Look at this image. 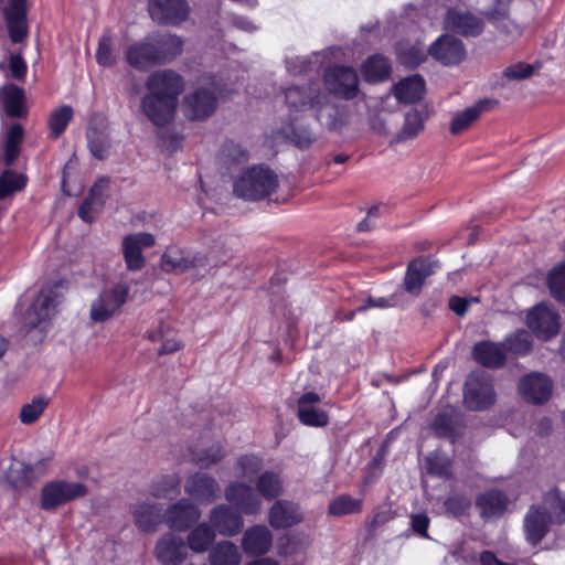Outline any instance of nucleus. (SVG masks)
I'll list each match as a JSON object with an SVG mask.
<instances>
[{
	"label": "nucleus",
	"instance_id": "nucleus-1",
	"mask_svg": "<svg viewBox=\"0 0 565 565\" xmlns=\"http://www.w3.org/2000/svg\"><path fill=\"white\" fill-rule=\"evenodd\" d=\"M285 102L289 111V122L281 134L300 149H307L315 140L313 134L298 124L305 113L311 110L316 119L331 131H339L349 122L348 110L330 102L318 85L310 83L307 87L292 86L285 90Z\"/></svg>",
	"mask_w": 565,
	"mask_h": 565
},
{
	"label": "nucleus",
	"instance_id": "nucleus-2",
	"mask_svg": "<svg viewBox=\"0 0 565 565\" xmlns=\"http://www.w3.org/2000/svg\"><path fill=\"white\" fill-rule=\"evenodd\" d=\"M146 93L140 110L154 126L163 127L174 120L179 97L185 88L183 77L172 70L151 73L145 82Z\"/></svg>",
	"mask_w": 565,
	"mask_h": 565
},
{
	"label": "nucleus",
	"instance_id": "nucleus-3",
	"mask_svg": "<svg viewBox=\"0 0 565 565\" xmlns=\"http://www.w3.org/2000/svg\"><path fill=\"white\" fill-rule=\"evenodd\" d=\"M277 174L265 166H254L244 170L234 181V193L247 201H259L276 191Z\"/></svg>",
	"mask_w": 565,
	"mask_h": 565
},
{
	"label": "nucleus",
	"instance_id": "nucleus-4",
	"mask_svg": "<svg viewBox=\"0 0 565 565\" xmlns=\"http://www.w3.org/2000/svg\"><path fill=\"white\" fill-rule=\"evenodd\" d=\"M218 263L220 260L215 258L213 252L210 254L194 253L178 245L168 246L160 258L161 269L173 274H184L190 270L205 273Z\"/></svg>",
	"mask_w": 565,
	"mask_h": 565
},
{
	"label": "nucleus",
	"instance_id": "nucleus-5",
	"mask_svg": "<svg viewBox=\"0 0 565 565\" xmlns=\"http://www.w3.org/2000/svg\"><path fill=\"white\" fill-rule=\"evenodd\" d=\"M88 487L83 481L55 478L45 482L39 494V507L45 512H55L60 508L84 498Z\"/></svg>",
	"mask_w": 565,
	"mask_h": 565
},
{
	"label": "nucleus",
	"instance_id": "nucleus-6",
	"mask_svg": "<svg viewBox=\"0 0 565 565\" xmlns=\"http://www.w3.org/2000/svg\"><path fill=\"white\" fill-rule=\"evenodd\" d=\"M217 92L221 93L218 84L202 78L200 86L183 99L184 116L191 120H202L211 116L216 109Z\"/></svg>",
	"mask_w": 565,
	"mask_h": 565
},
{
	"label": "nucleus",
	"instance_id": "nucleus-7",
	"mask_svg": "<svg viewBox=\"0 0 565 565\" xmlns=\"http://www.w3.org/2000/svg\"><path fill=\"white\" fill-rule=\"evenodd\" d=\"M129 286L120 281L105 288L90 302L89 319L95 323H103L113 318L127 301Z\"/></svg>",
	"mask_w": 565,
	"mask_h": 565
},
{
	"label": "nucleus",
	"instance_id": "nucleus-8",
	"mask_svg": "<svg viewBox=\"0 0 565 565\" xmlns=\"http://www.w3.org/2000/svg\"><path fill=\"white\" fill-rule=\"evenodd\" d=\"M58 286L42 288L26 311L25 323L30 329H46L47 322L55 315L56 306L61 300Z\"/></svg>",
	"mask_w": 565,
	"mask_h": 565
},
{
	"label": "nucleus",
	"instance_id": "nucleus-9",
	"mask_svg": "<svg viewBox=\"0 0 565 565\" xmlns=\"http://www.w3.org/2000/svg\"><path fill=\"white\" fill-rule=\"evenodd\" d=\"M463 399L470 409L482 411L495 402L490 377L482 371L472 372L467 381Z\"/></svg>",
	"mask_w": 565,
	"mask_h": 565
},
{
	"label": "nucleus",
	"instance_id": "nucleus-10",
	"mask_svg": "<svg viewBox=\"0 0 565 565\" xmlns=\"http://www.w3.org/2000/svg\"><path fill=\"white\" fill-rule=\"evenodd\" d=\"M526 323L535 337L543 341L554 338L561 328L558 313L546 303H540L529 311Z\"/></svg>",
	"mask_w": 565,
	"mask_h": 565
},
{
	"label": "nucleus",
	"instance_id": "nucleus-11",
	"mask_svg": "<svg viewBox=\"0 0 565 565\" xmlns=\"http://www.w3.org/2000/svg\"><path fill=\"white\" fill-rule=\"evenodd\" d=\"M163 53L156 43L154 35L130 44L126 50V61L139 71H146L154 65L162 64Z\"/></svg>",
	"mask_w": 565,
	"mask_h": 565
},
{
	"label": "nucleus",
	"instance_id": "nucleus-12",
	"mask_svg": "<svg viewBox=\"0 0 565 565\" xmlns=\"http://www.w3.org/2000/svg\"><path fill=\"white\" fill-rule=\"evenodd\" d=\"M156 237L146 232L126 235L121 242V250L127 269L137 271L145 267L146 258L142 250L154 246Z\"/></svg>",
	"mask_w": 565,
	"mask_h": 565
},
{
	"label": "nucleus",
	"instance_id": "nucleus-13",
	"mask_svg": "<svg viewBox=\"0 0 565 565\" xmlns=\"http://www.w3.org/2000/svg\"><path fill=\"white\" fill-rule=\"evenodd\" d=\"M323 78L326 88L337 96L350 99L359 92V77L352 67L329 68Z\"/></svg>",
	"mask_w": 565,
	"mask_h": 565
},
{
	"label": "nucleus",
	"instance_id": "nucleus-14",
	"mask_svg": "<svg viewBox=\"0 0 565 565\" xmlns=\"http://www.w3.org/2000/svg\"><path fill=\"white\" fill-rule=\"evenodd\" d=\"M298 418L310 427H323L329 422L328 413L321 407V397L315 392H307L298 399Z\"/></svg>",
	"mask_w": 565,
	"mask_h": 565
},
{
	"label": "nucleus",
	"instance_id": "nucleus-15",
	"mask_svg": "<svg viewBox=\"0 0 565 565\" xmlns=\"http://www.w3.org/2000/svg\"><path fill=\"white\" fill-rule=\"evenodd\" d=\"M429 54L444 65L459 64L466 56V50L460 40L452 35L439 36L429 47Z\"/></svg>",
	"mask_w": 565,
	"mask_h": 565
},
{
	"label": "nucleus",
	"instance_id": "nucleus-16",
	"mask_svg": "<svg viewBox=\"0 0 565 565\" xmlns=\"http://www.w3.org/2000/svg\"><path fill=\"white\" fill-rule=\"evenodd\" d=\"M149 13L159 23L177 24L185 20L189 7L185 0H150Z\"/></svg>",
	"mask_w": 565,
	"mask_h": 565
},
{
	"label": "nucleus",
	"instance_id": "nucleus-17",
	"mask_svg": "<svg viewBox=\"0 0 565 565\" xmlns=\"http://www.w3.org/2000/svg\"><path fill=\"white\" fill-rule=\"evenodd\" d=\"M225 498L245 514H255L262 508V499L249 486L233 482L225 489Z\"/></svg>",
	"mask_w": 565,
	"mask_h": 565
},
{
	"label": "nucleus",
	"instance_id": "nucleus-18",
	"mask_svg": "<svg viewBox=\"0 0 565 565\" xmlns=\"http://www.w3.org/2000/svg\"><path fill=\"white\" fill-rule=\"evenodd\" d=\"M551 380L541 373H532L521 379L519 390L529 402L542 404L548 399L552 393Z\"/></svg>",
	"mask_w": 565,
	"mask_h": 565
},
{
	"label": "nucleus",
	"instance_id": "nucleus-19",
	"mask_svg": "<svg viewBox=\"0 0 565 565\" xmlns=\"http://www.w3.org/2000/svg\"><path fill=\"white\" fill-rule=\"evenodd\" d=\"M28 113L24 90L12 84L3 85L0 88V114L11 118H24Z\"/></svg>",
	"mask_w": 565,
	"mask_h": 565
},
{
	"label": "nucleus",
	"instance_id": "nucleus-20",
	"mask_svg": "<svg viewBox=\"0 0 565 565\" xmlns=\"http://www.w3.org/2000/svg\"><path fill=\"white\" fill-rule=\"evenodd\" d=\"M156 557L164 565H178L188 556L186 546L182 537L168 533L156 545Z\"/></svg>",
	"mask_w": 565,
	"mask_h": 565
},
{
	"label": "nucleus",
	"instance_id": "nucleus-21",
	"mask_svg": "<svg viewBox=\"0 0 565 565\" xmlns=\"http://www.w3.org/2000/svg\"><path fill=\"white\" fill-rule=\"evenodd\" d=\"M435 273V263L428 258H417L412 260L404 278V289L412 296L417 297L423 288L427 277Z\"/></svg>",
	"mask_w": 565,
	"mask_h": 565
},
{
	"label": "nucleus",
	"instance_id": "nucleus-22",
	"mask_svg": "<svg viewBox=\"0 0 565 565\" xmlns=\"http://www.w3.org/2000/svg\"><path fill=\"white\" fill-rule=\"evenodd\" d=\"M303 513L300 507L286 500L276 501L269 510L268 521L274 529H286L300 523Z\"/></svg>",
	"mask_w": 565,
	"mask_h": 565
},
{
	"label": "nucleus",
	"instance_id": "nucleus-23",
	"mask_svg": "<svg viewBox=\"0 0 565 565\" xmlns=\"http://www.w3.org/2000/svg\"><path fill=\"white\" fill-rule=\"evenodd\" d=\"M25 1L9 0V6L4 12L10 39L14 43L22 42L28 34Z\"/></svg>",
	"mask_w": 565,
	"mask_h": 565
},
{
	"label": "nucleus",
	"instance_id": "nucleus-24",
	"mask_svg": "<svg viewBox=\"0 0 565 565\" xmlns=\"http://www.w3.org/2000/svg\"><path fill=\"white\" fill-rule=\"evenodd\" d=\"M201 516L198 507L189 500H180L167 511V522L173 530L183 531L196 523Z\"/></svg>",
	"mask_w": 565,
	"mask_h": 565
},
{
	"label": "nucleus",
	"instance_id": "nucleus-25",
	"mask_svg": "<svg viewBox=\"0 0 565 565\" xmlns=\"http://www.w3.org/2000/svg\"><path fill=\"white\" fill-rule=\"evenodd\" d=\"M185 492L200 502L210 503L220 493L217 481L206 473L191 476L184 486Z\"/></svg>",
	"mask_w": 565,
	"mask_h": 565
},
{
	"label": "nucleus",
	"instance_id": "nucleus-26",
	"mask_svg": "<svg viewBox=\"0 0 565 565\" xmlns=\"http://www.w3.org/2000/svg\"><path fill=\"white\" fill-rule=\"evenodd\" d=\"M445 26L463 36H476L482 32L483 22L469 12L449 10L445 20Z\"/></svg>",
	"mask_w": 565,
	"mask_h": 565
},
{
	"label": "nucleus",
	"instance_id": "nucleus-27",
	"mask_svg": "<svg viewBox=\"0 0 565 565\" xmlns=\"http://www.w3.org/2000/svg\"><path fill=\"white\" fill-rule=\"evenodd\" d=\"M211 523L220 534L225 536H233L243 527L242 515L224 504L213 509L211 513Z\"/></svg>",
	"mask_w": 565,
	"mask_h": 565
},
{
	"label": "nucleus",
	"instance_id": "nucleus-28",
	"mask_svg": "<svg viewBox=\"0 0 565 565\" xmlns=\"http://www.w3.org/2000/svg\"><path fill=\"white\" fill-rule=\"evenodd\" d=\"M273 544V535L265 525H255L248 529L242 540L243 550L249 555L267 553Z\"/></svg>",
	"mask_w": 565,
	"mask_h": 565
},
{
	"label": "nucleus",
	"instance_id": "nucleus-29",
	"mask_svg": "<svg viewBox=\"0 0 565 565\" xmlns=\"http://www.w3.org/2000/svg\"><path fill=\"white\" fill-rule=\"evenodd\" d=\"M550 521L548 515L539 507H531L524 519L525 537L529 543L536 545L545 536Z\"/></svg>",
	"mask_w": 565,
	"mask_h": 565
},
{
	"label": "nucleus",
	"instance_id": "nucleus-30",
	"mask_svg": "<svg viewBox=\"0 0 565 565\" xmlns=\"http://www.w3.org/2000/svg\"><path fill=\"white\" fill-rule=\"evenodd\" d=\"M87 139L92 154L97 159L106 158L109 149V139L104 118L98 117L92 120L87 130Z\"/></svg>",
	"mask_w": 565,
	"mask_h": 565
},
{
	"label": "nucleus",
	"instance_id": "nucleus-31",
	"mask_svg": "<svg viewBox=\"0 0 565 565\" xmlns=\"http://www.w3.org/2000/svg\"><path fill=\"white\" fill-rule=\"evenodd\" d=\"M330 53L328 51L322 53H313L308 57H288L286 58V68L287 72L292 76H308L313 73H318L320 68L323 66L324 58Z\"/></svg>",
	"mask_w": 565,
	"mask_h": 565
},
{
	"label": "nucleus",
	"instance_id": "nucleus-32",
	"mask_svg": "<svg viewBox=\"0 0 565 565\" xmlns=\"http://www.w3.org/2000/svg\"><path fill=\"white\" fill-rule=\"evenodd\" d=\"M505 353L504 344L490 341L477 343L472 351L475 360L488 367L501 366L505 361Z\"/></svg>",
	"mask_w": 565,
	"mask_h": 565
},
{
	"label": "nucleus",
	"instance_id": "nucleus-33",
	"mask_svg": "<svg viewBox=\"0 0 565 565\" xmlns=\"http://www.w3.org/2000/svg\"><path fill=\"white\" fill-rule=\"evenodd\" d=\"M425 92V82L419 75L408 76L394 86V95L399 103L412 104L419 100Z\"/></svg>",
	"mask_w": 565,
	"mask_h": 565
},
{
	"label": "nucleus",
	"instance_id": "nucleus-34",
	"mask_svg": "<svg viewBox=\"0 0 565 565\" xmlns=\"http://www.w3.org/2000/svg\"><path fill=\"white\" fill-rule=\"evenodd\" d=\"M161 511L158 504L148 501L139 502L132 510L136 525L143 531L153 530L160 522Z\"/></svg>",
	"mask_w": 565,
	"mask_h": 565
},
{
	"label": "nucleus",
	"instance_id": "nucleus-35",
	"mask_svg": "<svg viewBox=\"0 0 565 565\" xmlns=\"http://www.w3.org/2000/svg\"><path fill=\"white\" fill-rule=\"evenodd\" d=\"M147 338L151 342L161 343L160 348H158L159 355L174 353L182 348L177 332L168 324H161L158 329L149 331Z\"/></svg>",
	"mask_w": 565,
	"mask_h": 565
},
{
	"label": "nucleus",
	"instance_id": "nucleus-36",
	"mask_svg": "<svg viewBox=\"0 0 565 565\" xmlns=\"http://www.w3.org/2000/svg\"><path fill=\"white\" fill-rule=\"evenodd\" d=\"M361 71L366 82L377 83L385 81L390 76L391 64L385 56L375 54L362 64Z\"/></svg>",
	"mask_w": 565,
	"mask_h": 565
},
{
	"label": "nucleus",
	"instance_id": "nucleus-37",
	"mask_svg": "<svg viewBox=\"0 0 565 565\" xmlns=\"http://www.w3.org/2000/svg\"><path fill=\"white\" fill-rule=\"evenodd\" d=\"M477 504L481 510L482 516L493 518L504 512L508 499L502 492L492 490L481 494L478 498Z\"/></svg>",
	"mask_w": 565,
	"mask_h": 565
},
{
	"label": "nucleus",
	"instance_id": "nucleus-38",
	"mask_svg": "<svg viewBox=\"0 0 565 565\" xmlns=\"http://www.w3.org/2000/svg\"><path fill=\"white\" fill-rule=\"evenodd\" d=\"M241 561L237 546L228 541L216 544L210 552L211 565H239Z\"/></svg>",
	"mask_w": 565,
	"mask_h": 565
},
{
	"label": "nucleus",
	"instance_id": "nucleus-39",
	"mask_svg": "<svg viewBox=\"0 0 565 565\" xmlns=\"http://www.w3.org/2000/svg\"><path fill=\"white\" fill-rule=\"evenodd\" d=\"M51 398L46 395H36L31 398L28 403L23 404L19 419L24 425H32L40 419L45 409L49 407Z\"/></svg>",
	"mask_w": 565,
	"mask_h": 565
},
{
	"label": "nucleus",
	"instance_id": "nucleus-40",
	"mask_svg": "<svg viewBox=\"0 0 565 565\" xmlns=\"http://www.w3.org/2000/svg\"><path fill=\"white\" fill-rule=\"evenodd\" d=\"M23 135V127L20 124H14L7 129L4 134L3 153V161L6 166H11L19 157Z\"/></svg>",
	"mask_w": 565,
	"mask_h": 565
},
{
	"label": "nucleus",
	"instance_id": "nucleus-41",
	"mask_svg": "<svg viewBox=\"0 0 565 565\" xmlns=\"http://www.w3.org/2000/svg\"><path fill=\"white\" fill-rule=\"evenodd\" d=\"M7 479L18 489L32 484L35 477L32 466L21 460H12L7 472Z\"/></svg>",
	"mask_w": 565,
	"mask_h": 565
},
{
	"label": "nucleus",
	"instance_id": "nucleus-42",
	"mask_svg": "<svg viewBox=\"0 0 565 565\" xmlns=\"http://www.w3.org/2000/svg\"><path fill=\"white\" fill-rule=\"evenodd\" d=\"M542 511L554 523L565 522V495H562L557 490L548 492L544 498Z\"/></svg>",
	"mask_w": 565,
	"mask_h": 565
},
{
	"label": "nucleus",
	"instance_id": "nucleus-43",
	"mask_svg": "<svg viewBox=\"0 0 565 565\" xmlns=\"http://www.w3.org/2000/svg\"><path fill=\"white\" fill-rule=\"evenodd\" d=\"M426 117L417 109H411L405 115L404 125L397 135L396 140L403 141L415 138L424 130Z\"/></svg>",
	"mask_w": 565,
	"mask_h": 565
},
{
	"label": "nucleus",
	"instance_id": "nucleus-44",
	"mask_svg": "<svg viewBox=\"0 0 565 565\" xmlns=\"http://www.w3.org/2000/svg\"><path fill=\"white\" fill-rule=\"evenodd\" d=\"M256 487L259 494L268 500L278 497L282 491V483L279 476L270 471H266L258 477Z\"/></svg>",
	"mask_w": 565,
	"mask_h": 565
},
{
	"label": "nucleus",
	"instance_id": "nucleus-45",
	"mask_svg": "<svg viewBox=\"0 0 565 565\" xmlns=\"http://www.w3.org/2000/svg\"><path fill=\"white\" fill-rule=\"evenodd\" d=\"M215 539L213 530L205 523L198 525L188 536L189 547L196 553L206 551Z\"/></svg>",
	"mask_w": 565,
	"mask_h": 565
},
{
	"label": "nucleus",
	"instance_id": "nucleus-46",
	"mask_svg": "<svg viewBox=\"0 0 565 565\" xmlns=\"http://www.w3.org/2000/svg\"><path fill=\"white\" fill-rule=\"evenodd\" d=\"M362 509V500L353 498L349 494H341L329 503L328 511L333 516H342L351 513L360 512Z\"/></svg>",
	"mask_w": 565,
	"mask_h": 565
},
{
	"label": "nucleus",
	"instance_id": "nucleus-47",
	"mask_svg": "<svg viewBox=\"0 0 565 565\" xmlns=\"http://www.w3.org/2000/svg\"><path fill=\"white\" fill-rule=\"evenodd\" d=\"M482 109L483 105L480 103L457 113L450 122V132L457 135L466 130L479 118Z\"/></svg>",
	"mask_w": 565,
	"mask_h": 565
},
{
	"label": "nucleus",
	"instance_id": "nucleus-48",
	"mask_svg": "<svg viewBox=\"0 0 565 565\" xmlns=\"http://www.w3.org/2000/svg\"><path fill=\"white\" fill-rule=\"evenodd\" d=\"M73 117V109L71 106L64 105L53 110L49 118L50 136L54 139L58 138L68 126Z\"/></svg>",
	"mask_w": 565,
	"mask_h": 565
},
{
	"label": "nucleus",
	"instance_id": "nucleus-49",
	"mask_svg": "<svg viewBox=\"0 0 565 565\" xmlns=\"http://www.w3.org/2000/svg\"><path fill=\"white\" fill-rule=\"evenodd\" d=\"M156 43L160 51L163 53L162 64L171 61L182 51V40L172 34L154 35Z\"/></svg>",
	"mask_w": 565,
	"mask_h": 565
},
{
	"label": "nucleus",
	"instance_id": "nucleus-50",
	"mask_svg": "<svg viewBox=\"0 0 565 565\" xmlns=\"http://www.w3.org/2000/svg\"><path fill=\"white\" fill-rule=\"evenodd\" d=\"M180 478L177 475L163 476L151 486L154 498H172L179 493Z\"/></svg>",
	"mask_w": 565,
	"mask_h": 565
},
{
	"label": "nucleus",
	"instance_id": "nucleus-51",
	"mask_svg": "<svg viewBox=\"0 0 565 565\" xmlns=\"http://www.w3.org/2000/svg\"><path fill=\"white\" fill-rule=\"evenodd\" d=\"M535 66L525 62H518L505 67L501 75L503 85L520 82L531 77L535 72Z\"/></svg>",
	"mask_w": 565,
	"mask_h": 565
},
{
	"label": "nucleus",
	"instance_id": "nucleus-52",
	"mask_svg": "<svg viewBox=\"0 0 565 565\" xmlns=\"http://www.w3.org/2000/svg\"><path fill=\"white\" fill-rule=\"evenodd\" d=\"M547 282L551 295L558 301H565V264L550 271Z\"/></svg>",
	"mask_w": 565,
	"mask_h": 565
},
{
	"label": "nucleus",
	"instance_id": "nucleus-53",
	"mask_svg": "<svg viewBox=\"0 0 565 565\" xmlns=\"http://www.w3.org/2000/svg\"><path fill=\"white\" fill-rule=\"evenodd\" d=\"M397 56L402 64L408 67H416L426 58V51L423 45L406 47L399 44L397 47Z\"/></svg>",
	"mask_w": 565,
	"mask_h": 565
},
{
	"label": "nucleus",
	"instance_id": "nucleus-54",
	"mask_svg": "<svg viewBox=\"0 0 565 565\" xmlns=\"http://www.w3.org/2000/svg\"><path fill=\"white\" fill-rule=\"evenodd\" d=\"M25 181L24 175L21 173H17L11 170L4 171L0 177V200L23 189Z\"/></svg>",
	"mask_w": 565,
	"mask_h": 565
},
{
	"label": "nucleus",
	"instance_id": "nucleus-55",
	"mask_svg": "<svg viewBox=\"0 0 565 565\" xmlns=\"http://www.w3.org/2000/svg\"><path fill=\"white\" fill-rule=\"evenodd\" d=\"M508 10L505 7H502L499 10H492L488 12V17L491 21H493L497 26L501 30V32L510 35L512 38H518L522 34L521 28L514 22L507 19Z\"/></svg>",
	"mask_w": 565,
	"mask_h": 565
},
{
	"label": "nucleus",
	"instance_id": "nucleus-56",
	"mask_svg": "<svg viewBox=\"0 0 565 565\" xmlns=\"http://www.w3.org/2000/svg\"><path fill=\"white\" fill-rule=\"evenodd\" d=\"M262 468V459L255 455H245L237 459L235 471L242 479L253 478Z\"/></svg>",
	"mask_w": 565,
	"mask_h": 565
},
{
	"label": "nucleus",
	"instance_id": "nucleus-57",
	"mask_svg": "<svg viewBox=\"0 0 565 565\" xmlns=\"http://www.w3.org/2000/svg\"><path fill=\"white\" fill-rule=\"evenodd\" d=\"M532 345L531 337L525 330L516 331L507 340L505 352L510 351L515 355H525Z\"/></svg>",
	"mask_w": 565,
	"mask_h": 565
},
{
	"label": "nucleus",
	"instance_id": "nucleus-58",
	"mask_svg": "<svg viewBox=\"0 0 565 565\" xmlns=\"http://www.w3.org/2000/svg\"><path fill=\"white\" fill-rule=\"evenodd\" d=\"M107 182L102 181L96 183L89 193V196L84 201L82 206L79 207L78 215L85 222H92L93 216L90 215V211L95 210L97 205V201H99V196H102L104 189L106 188Z\"/></svg>",
	"mask_w": 565,
	"mask_h": 565
},
{
	"label": "nucleus",
	"instance_id": "nucleus-59",
	"mask_svg": "<svg viewBox=\"0 0 565 565\" xmlns=\"http://www.w3.org/2000/svg\"><path fill=\"white\" fill-rule=\"evenodd\" d=\"M114 43L109 34H104L98 41V47L96 51V61L99 65L105 67L114 66L116 63V56L113 50Z\"/></svg>",
	"mask_w": 565,
	"mask_h": 565
},
{
	"label": "nucleus",
	"instance_id": "nucleus-60",
	"mask_svg": "<svg viewBox=\"0 0 565 565\" xmlns=\"http://www.w3.org/2000/svg\"><path fill=\"white\" fill-rule=\"evenodd\" d=\"M222 158L227 164H239L248 160V151L234 141L226 142L222 148Z\"/></svg>",
	"mask_w": 565,
	"mask_h": 565
},
{
	"label": "nucleus",
	"instance_id": "nucleus-61",
	"mask_svg": "<svg viewBox=\"0 0 565 565\" xmlns=\"http://www.w3.org/2000/svg\"><path fill=\"white\" fill-rule=\"evenodd\" d=\"M220 445H212L207 449L195 451L193 460L202 468H210L223 458Z\"/></svg>",
	"mask_w": 565,
	"mask_h": 565
},
{
	"label": "nucleus",
	"instance_id": "nucleus-62",
	"mask_svg": "<svg viewBox=\"0 0 565 565\" xmlns=\"http://www.w3.org/2000/svg\"><path fill=\"white\" fill-rule=\"evenodd\" d=\"M426 466L428 472L436 476H448L450 463L448 458L440 456L438 454H430L426 458Z\"/></svg>",
	"mask_w": 565,
	"mask_h": 565
},
{
	"label": "nucleus",
	"instance_id": "nucleus-63",
	"mask_svg": "<svg viewBox=\"0 0 565 565\" xmlns=\"http://www.w3.org/2000/svg\"><path fill=\"white\" fill-rule=\"evenodd\" d=\"M9 71L10 75L15 79H22L24 77L26 64L20 55L13 54L10 56Z\"/></svg>",
	"mask_w": 565,
	"mask_h": 565
},
{
	"label": "nucleus",
	"instance_id": "nucleus-64",
	"mask_svg": "<svg viewBox=\"0 0 565 565\" xmlns=\"http://www.w3.org/2000/svg\"><path fill=\"white\" fill-rule=\"evenodd\" d=\"M469 504V500L465 497H451L445 502L447 511L455 515L462 514L467 510Z\"/></svg>",
	"mask_w": 565,
	"mask_h": 565
}]
</instances>
